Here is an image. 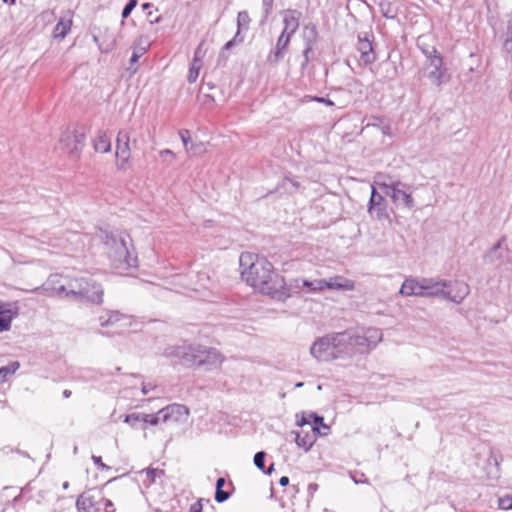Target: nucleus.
Returning a JSON list of instances; mask_svg holds the SVG:
<instances>
[{"mask_svg": "<svg viewBox=\"0 0 512 512\" xmlns=\"http://www.w3.org/2000/svg\"><path fill=\"white\" fill-rule=\"evenodd\" d=\"M103 500L104 497L101 492H83L76 500V507L79 512H101Z\"/></svg>", "mask_w": 512, "mask_h": 512, "instance_id": "9", "label": "nucleus"}, {"mask_svg": "<svg viewBox=\"0 0 512 512\" xmlns=\"http://www.w3.org/2000/svg\"><path fill=\"white\" fill-rule=\"evenodd\" d=\"M441 55H433L426 67V76L432 84L439 86L443 82L444 70Z\"/></svg>", "mask_w": 512, "mask_h": 512, "instance_id": "17", "label": "nucleus"}, {"mask_svg": "<svg viewBox=\"0 0 512 512\" xmlns=\"http://www.w3.org/2000/svg\"><path fill=\"white\" fill-rule=\"evenodd\" d=\"M71 394H72L71 390L65 389L63 391L64 398H69L71 396Z\"/></svg>", "mask_w": 512, "mask_h": 512, "instance_id": "64", "label": "nucleus"}, {"mask_svg": "<svg viewBox=\"0 0 512 512\" xmlns=\"http://www.w3.org/2000/svg\"><path fill=\"white\" fill-rule=\"evenodd\" d=\"M299 426L310 425L311 432L316 435L325 436L329 433L330 427L324 423V418L316 413H310L308 418L302 416L301 420L298 421Z\"/></svg>", "mask_w": 512, "mask_h": 512, "instance_id": "16", "label": "nucleus"}, {"mask_svg": "<svg viewBox=\"0 0 512 512\" xmlns=\"http://www.w3.org/2000/svg\"><path fill=\"white\" fill-rule=\"evenodd\" d=\"M423 277H409L403 282L399 293L403 296L423 297Z\"/></svg>", "mask_w": 512, "mask_h": 512, "instance_id": "20", "label": "nucleus"}, {"mask_svg": "<svg viewBox=\"0 0 512 512\" xmlns=\"http://www.w3.org/2000/svg\"><path fill=\"white\" fill-rule=\"evenodd\" d=\"M351 341L354 354H364L368 353L370 350L374 349L370 342H368L366 336L364 334H356L351 331Z\"/></svg>", "mask_w": 512, "mask_h": 512, "instance_id": "24", "label": "nucleus"}, {"mask_svg": "<svg viewBox=\"0 0 512 512\" xmlns=\"http://www.w3.org/2000/svg\"><path fill=\"white\" fill-rule=\"evenodd\" d=\"M311 99L314 100V101L320 102V103H324V104H326L328 106H333L334 105V103L331 100H329L327 98H324V97H313Z\"/></svg>", "mask_w": 512, "mask_h": 512, "instance_id": "56", "label": "nucleus"}, {"mask_svg": "<svg viewBox=\"0 0 512 512\" xmlns=\"http://www.w3.org/2000/svg\"><path fill=\"white\" fill-rule=\"evenodd\" d=\"M93 146L96 152H109L111 150V139L108 133L104 130H99L93 141Z\"/></svg>", "mask_w": 512, "mask_h": 512, "instance_id": "26", "label": "nucleus"}, {"mask_svg": "<svg viewBox=\"0 0 512 512\" xmlns=\"http://www.w3.org/2000/svg\"><path fill=\"white\" fill-rule=\"evenodd\" d=\"M357 50L360 53V60L365 66L375 62L376 54L373 49L372 40L368 34L358 36Z\"/></svg>", "mask_w": 512, "mask_h": 512, "instance_id": "15", "label": "nucleus"}, {"mask_svg": "<svg viewBox=\"0 0 512 512\" xmlns=\"http://www.w3.org/2000/svg\"><path fill=\"white\" fill-rule=\"evenodd\" d=\"M100 325L103 327V323L107 320L106 312L99 316L98 318Z\"/></svg>", "mask_w": 512, "mask_h": 512, "instance_id": "61", "label": "nucleus"}, {"mask_svg": "<svg viewBox=\"0 0 512 512\" xmlns=\"http://www.w3.org/2000/svg\"><path fill=\"white\" fill-rule=\"evenodd\" d=\"M86 133L84 129H75L66 131L61 137V143L64 149L70 155H78L85 145Z\"/></svg>", "mask_w": 512, "mask_h": 512, "instance_id": "10", "label": "nucleus"}, {"mask_svg": "<svg viewBox=\"0 0 512 512\" xmlns=\"http://www.w3.org/2000/svg\"><path fill=\"white\" fill-rule=\"evenodd\" d=\"M141 473H144L146 476V479L144 481H148L149 484L154 483L157 476L163 474L162 470L148 468L146 470H143Z\"/></svg>", "mask_w": 512, "mask_h": 512, "instance_id": "38", "label": "nucleus"}, {"mask_svg": "<svg viewBox=\"0 0 512 512\" xmlns=\"http://www.w3.org/2000/svg\"><path fill=\"white\" fill-rule=\"evenodd\" d=\"M290 40L291 37L289 35L281 33L277 39L275 49L269 53L267 61L271 64H277L284 57V53L288 48Z\"/></svg>", "mask_w": 512, "mask_h": 512, "instance_id": "22", "label": "nucleus"}, {"mask_svg": "<svg viewBox=\"0 0 512 512\" xmlns=\"http://www.w3.org/2000/svg\"><path fill=\"white\" fill-rule=\"evenodd\" d=\"M68 290H69V287H68V288H66L65 286H63V285H62V286H60V287H58V288H57V293H58V294H62V293H64V294H65V296H66V297H68V296H67V291H68Z\"/></svg>", "mask_w": 512, "mask_h": 512, "instance_id": "60", "label": "nucleus"}, {"mask_svg": "<svg viewBox=\"0 0 512 512\" xmlns=\"http://www.w3.org/2000/svg\"><path fill=\"white\" fill-rule=\"evenodd\" d=\"M317 38H318V31H317L316 25L313 23H309V24L305 25L304 31H303V40H304L305 44L314 46V44L317 41Z\"/></svg>", "mask_w": 512, "mask_h": 512, "instance_id": "28", "label": "nucleus"}, {"mask_svg": "<svg viewBox=\"0 0 512 512\" xmlns=\"http://www.w3.org/2000/svg\"><path fill=\"white\" fill-rule=\"evenodd\" d=\"M317 488H318V485L315 484V483H310L309 486H308V490L310 492H315L317 490Z\"/></svg>", "mask_w": 512, "mask_h": 512, "instance_id": "62", "label": "nucleus"}, {"mask_svg": "<svg viewBox=\"0 0 512 512\" xmlns=\"http://www.w3.org/2000/svg\"><path fill=\"white\" fill-rule=\"evenodd\" d=\"M103 295L102 286L91 278H75L69 282L67 296H72L75 300L86 299L100 305L103 302Z\"/></svg>", "mask_w": 512, "mask_h": 512, "instance_id": "5", "label": "nucleus"}, {"mask_svg": "<svg viewBox=\"0 0 512 512\" xmlns=\"http://www.w3.org/2000/svg\"><path fill=\"white\" fill-rule=\"evenodd\" d=\"M141 413H131L125 416L124 422L128 423L132 427H136L141 422Z\"/></svg>", "mask_w": 512, "mask_h": 512, "instance_id": "40", "label": "nucleus"}, {"mask_svg": "<svg viewBox=\"0 0 512 512\" xmlns=\"http://www.w3.org/2000/svg\"><path fill=\"white\" fill-rule=\"evenodd\" d=\"M159 154H160L162 161L166 162L167 164H170L175 159V154L170 149L161 150Z\"/></svg>", "mask_w": 512, "mask_h": 512, "instance_id": "41", "label": "nucleus"}, {"mask_svg": "<svg viewBox=\"0 0 512 512\" xmlns=\"http://www.w3.org/2000/svg\"><path fill=\"white\" fill-rule=\"evenodd\" d=\"M499 507L501 509H512V496H505L499 499Z\"/></svg>", "mask_w": 512, "mask_h": 512, "instance_id": "47", "label": "nucleus"}, {"mask_svg": "<svg viewBox=\"0 0 512 512\" xmlns=\"http://www.w3.org/2000/svg\"><path fill=\"white\" fill-rule=\"evenodd\" d=\"M242 31L243 30H239L237 28V31L234 35V37L232 38V40L237 44V45H240L244 42V36L242 35Z\"/></svg>", "mask_w": 512, "mask_h": 512, "instance_id": "55", "label": "nucleus"}, {"mask_svg": "<svg viewBox=\"0 0 512 512\" xmlns=\"http://www.w3.org/2000/svg\"><path fill=\"white\" fill-rule=\"evenodd\" d=\"M302 16V13L295 9H288L284 12L283 16V23H284V29L282 31V34L289 35L292 37L295 32L298 30L300 25V18Z\"/></svg>", "mask_w": 512, "mask_h": 512, "instance_id": "19", "label": "nucleus"}, {"mask_svg": "<svg viewBox=\"0 0 512 512\" xmlns=\"http://www.w3.org/2000/svg\"><path fill=\"white\" fill-rule=\"evenodd\" d=\"M421 50L424 53V55L426 56L428 62L431 61V58L433 57V55H440L435 47H426V48L421 47Z\"/></svg>", "mask_w": 512, "mask_h": 512, "instance_id": "48", "label": "nucleus"}, {"mask_svg": "<svg viewBox=\"0 0 512 512\" xmlns=\"http://www.w3.org/2000/svg\"><path fill=\"white\" fill-rule=\"evenodd\" d=\"M422 285L423 297L443 298L457 304L469 294V287L463 282L423 277Z\"/></svg>", "mask_w": 512, "mask_h": 512, "instance_id": "3", "label": "nucleus"}, {"mask_svg": "<svg viewBox=\"0 0 512 512\" xmlns=\"http://www.w3.org/2000/svg\"><path fill=\"white\" fill-rule=\"evenodd\" d=\"M102 506L104 512H115L114 503L109 499L104 498L102 501Z\"/></svg>", "mask_w": 512, "mask_h": 512, "instance_id": "51", "label": "nucleus"}, {"mask_svg": "<svg viewBox=\"0 0 512 512\" xmlns=\"http://www.w3.org/2000/svg\"><path fill=\"white\" fill-rule=\"evenodd\" d=\"M378 186L384 190L386 196L390 197L396 206H403L412 209L415 201L412 197L413 187L400 180H393L390 183H378Z\"/></svg>", "mask_w": 512, "mask_h": 512, "instance_id": "6", "label": "nucleus"}, {"mask_svg": "<svg viewBox=\"0 0 512 512\" xmlns=\"http://www.w3.org/2000/svg\"><path fill=\"white\" fill-rule=\"evenodd\" d=\"M368 212L372 216L375 215L378 220L386 219L389 216L387 212V201L384 196L376 191L374 186H372L371 197L368 202Z\"/></svg>", "mask_w": 512, "mask_h": 512, "instance_id": "13", "label": "nucleus"}, {"mask_svg": "<svg viewBox=\"0 0 512 512\" xmlns=\"http://www.w3.org/2000/svg\"><path fill=\"white\" fill-rule=\"evenodd\" d=\"M503 49L505 53L512 59V40H505Z\"/></svg>", "mask_w": 512, "mask_h": 512, "instance_id": "54", "label": "nucleus"}, {"mask_svg": "<svg viewBox=\"0 0 512 512\" xmlns=\"http://www.w3.org/2000/svg\"><path fill=\"white\" fill-rule=\"evenodd\" d=\"M251 22L250 16L246 10L238 12L237 15V28L239 30H248Z\"/></svg>", "mask_w": 512, "mask_h": 512, "instance_id": "32", "label": "nucleus"}, {"mask_svg": "<svg viewBox=\"0 0 512 512\" xmlns=\"http://www.w3.org/2000/svg\"><path fill=\"white\" fill-rule=\"evenodd\" d=\"M265 458L266 453L264 451H259L254 455V465L262 471L265 468Z\"/></svg>", "mask_w": 512, "mask_h": 512, "instance_id": "39", "label": "nucleus"}, {"mask_svg": "<svg viewBox=\"0 0 512 512\" xmlns=\"http://www.w3.org/2000/svg\"><path fill=\"white\" fill-rule=\"evenodd\" d=\"M159 423H162L161 410H159L156 414H150V417H149L150 425H157Z\"/></svg>", "mask_w": 512, "mask_h": 512, "instance_id": "50", "label": "nucleus"}, {"mask_svg": "<svg viewBox=\"0 0 512 512\" xmlns=\"http://www.w3.org/2000/svg\"><path fill=\"white\" fill-rule=\"evenodd\" d=\"M137 3V0H128L121 13L122 18H127L136 7Z\"/></svg>", "mask_w": 512, "mask_h": 512, "instance_id": "42", "label": "nucleus"}, {"mask_svg": "<svg viewBox=\"0 0 512 512\" xmlns=\"http://www.w3.org/2000/svg\"><path fill=\"white\" fill-rule=\"evenodd\" d=\"M505 40H512V23L508 22L507 31L505 33Z\"/></svg>", "mask_w": 512, "mask_h": 512, "instance_id": "57", "label": "nucleus"}, {"mask_svg": "<svg viewBox=\"0 0 512 512\" xmlns=\"http://www.w3.org/2000/svg\"><path fill=\"white\" fill-rule=\"evenodd\" d=\"M318 282H319V280H314V281L304 280L303 281V285L308 287L312 291L323 290L324 286L323 285H319V287H318V284H317Z\"/></svg>", "mask_w": 512, "mask_h": 512, "instance_id": "49", "label": "nucleus"}, {"mask_svg": "<svg viewBox=\"0 0 512 512\" xmlns=\"http://www.w3.org/2000/svg\"><path fill=\"white\" fill-rule=\"evenodd\" d=\"M204 47V41H202L198 46L197 48L195 49V52H194V57H193V60L192 61H197L199 63H202V58L204 57L205 55V50L203 49Z\"/></svg>", "mask_w": 512, "mask_h": 512, "instance_id": "44", "label": "nucleus"}, {"mask_svg": "<svg viewBox=\"0 0 512 512\" xmlns=\"http://www.w3.org/2000/svg\"><path fill=\"white\" fill-rule=\"evenodd\" d=\"M274 0H262V22H265L273 11Z\"/></svg>", "mask_w": 512, "mask_h": 512, "instance_id": "37", "label": "nucleus"}, {"mask_svg": "<svg viewBox=\"0 0 512 512\" xmlns=\"http://www.w3.org/2000/svg\"><path fill=\"white\" fill-rule=\"evenodd\" d=\"M335 359L350 357L353 355L351 331L346 330L338 333H331Z\"/></svg>", "mask_w": 512, "mask_h": 512, "instance_id": "11", "label": "nucleus"}, {"mask_svg": "<svg viewBox=\"0 0 512 512\" xmlns=\"http://www.w3.org/2000/svg\"><path fill=\"white\" fill-rule=\"evenodd\" d=\"M149 417H150V414H146V413H141V422L144 423V424H149Z\"/></svg>", "mask_w": 512, "mask_h": 512, "instance_id": "58", "label": "nucleus"}, {"mask_svg": "<svg viewBox=\"0 0 512 512\" xmlns=\"http://www.w3.org/2000/svg\"><path fill=\"white\" fill-rule=\"evenodd\" d=\"M146 52V49L144 47H136L134 48L133 54L130 58V65L133 66L135 63H137L138 59L144 55ZM132 67H130L131 69Z\"/></svg>", "mask_w": 512, "mask_h": 512, "instance_id": "43", "label": "nucleus"}, {"mask_svg": "<svg viewBox=\"0 0 512 512\" xmlns=\"http://www.w3.org/2000/svg\"><path fill=\"white\" fill-rule=\"evenodd\" d=\"M93 39L95 42L98 43L99 49L104 53H108V52L112 51L116 45V41H115L114 37H111L109 40L103 41L101 43L99 42L98 35H93Z\"/></svg>", "mask_w": 512, "mask_h": 512, "instance_id": "33", "label": "nucleus"}, {"mask_svg": "<svg viewBox=\"0 0 512 512\" xmlns=\"http://www.w3.org/2000/svg\"><path fill=\"white\" fill-rule=\"evenodd\" d=\"M235 46H237V44L232 39L225 43V45L222 47L221 52L219 54L217 65H219V66L226 65L228 56L225 54V52L232 49Z\"/></svg>", "mask_w": 512, "mask_h": 512, "instance_id": "34", "label": "nucleus"}, {"mask_svg": "<svg viewBox=\"0 0 512 512\" xmlns=\"http://www.w3.org/2000/svg\"><path fill=\"white\" fill-rule=\"evenodd\" d=\"M504 238H501L491 249L483 256L484 261L490 264L500 266L504 263L512 261L510 251L507 247H503Z\"/></svg>", "mask_w": 512, "mask_h": 512, "instance_id": "12", "label": "nucleus"}, {"mask_svg": "<svg viewBox=\"0 0 512 512\" xmlns=\"http://www.w3.org/2000/svg\"><path fill=\"white\" fill-rule=\"evenodd\" d=\"M107 320L103 323V327H109L120 321L125 317L119 311H106Z\"/></svg>", "mask_w": 512, "mask_h": 512, "instance_id": "35", "label": "nucleus"}, {"mask_svg": "<svg viewBox=\"0 0 512 512\" xmlns=\"http://www.w3.org/2000/svg\"><path fill=\"white\" fill-rule=\"evenodd\" d=\"M363 334L374 348L382 340V331L379 328H367L364 330Z\"/></svg>", "mask_w": 512, "mask_h": 512, "instance_id": "30", "label": "nucleus"}, {"mask_svg": "<svg viewBox=\"0 0 512 512\" xmlns=\"http://www.w3.org/2000/svg\"><path fill=\"white\" fill-rule=\"evenodd\" d=\"M72 26V13L70 10L66 11L65 14L60 17L58 23L54 27L53 36L54 38L64 39L69 33Z\"/></svg>", "mask_w": 512, "mask_h": 512, "instance_id": "23", "label": "nucleus"}, {"mask_svg": "<svg viewBox=\"0 0 512 512\" xmlns=\"http://www.w3.org/2000/svg\"><path fill=\"white\" fill-rule=\"evenodd\" d=\"M319 285H323L324 289H332V290H341V291H352L355 288L354 281L344 277V276H334L329 279H319L317 283Z\"/></svg>", "mask_w": 512, "mask_h": 512, "instance_id": "18", "label": "nucleus"}, {"mask_svg": "<svg viewBox=\"0 0 512 512\" xmlns=\"http://www.w3.org/2000/svg\"><path fill=\"white\" fill-rule=\"evenodd\" d=\"M295 435V442L299 448L309 451L316 441V434L313 432H292Z\"/></svg>", "mask_w": 512, "mask_h": 512, "instance_id": "25", "label": "nucleus"}, {"mask_svg": "<svg viewBox=\"0 0 512 512\" xmlns=\"http://www.w3.org/2000/svg\"><path fill=\"white\" fill-rule=\"evenodd\" d=\"M165 355L184 366L204 367L206 370L216 368L223 360L218 350L203 345L172 346L165 350Z\"/></svg>", "mask_w": 512, "mask_h": 512, "instance_id": "2", "label": "nucleus"}, {"mask_svg": "<svg viewBox=\"0 0 512 512\" xmlns=\"http://www.w3.org/2000/svg\"><path fill=\"white\" fill-rule=\"evenodd\" d=\"M202 509H203V505H202V499L194 502L193 504H191L190 508H189V512H202Z\"/></svg>", "mask_w": 512, "mask_h": 512, "instance_id": "53", "label": "nucleus"}, {"mask_svg": "<svg viewBox=\"0 0 512 512\" xmlns=\"http://www.w3.org/2000/svg\"><path fill=\"white\" fill-rule=\"evenodd\" d=\"M279 484L281 486H287L289 484V478L287 476H282L280 479H279Z\"/></svg>", "mask_w": 512, "mask_h": 512, "instance_id": "59", "label": "nucleus"}, {"mask_svg": "<svg viewBox=\"0 0 512 512\" xmlns=\"http://www.w3.org/2000/svg\"><path fill=\"white\" fill-rule=\"evenodd\" d=\"M162 423H177L187 420L189 410L181 404H171L161 409Z\"/></svg>", "mask_w": 512, "mask_h": 512, "instance_id": "14", "label": "nucleus"}, {"mask_svg": "<svg viewBox=\"0 0 512 512\" xmlns=\"http://www.w3.org/2000/svg\"><path fill=\"white\" fill-rule=\"evenodd\" d=\"M104 244L107 248V254L115 268L127 269L136 266L137 258L130 254L124 236L106 234Z\"/></svg>", "mask_w": 512, "mask_h": 512, "instance_id": "4", "label": "nucleus"}, {"mask_svg": "<svg viewBox=\"0 0 512 512\" xmlns=\"http://www.w3.org/2000/svg\"><path fill=\"white\" fill-rule=\"evenodd\" d=\"M313 46L305 44V48L303 50V61L301 63V68L304 69L309 63V54L312 52Z\"/></svg>", "mask_w": 512, "mask_h": 512, "instance_id": "45", "label": "nucleus"}, {"mask_svg": "<svg viewBox=\"0 0 512 512\" xmlns=\"http://www.w3.org/2000/svg\"><path fill=\"white\" fill-rule=\"evenodd\" d=\"M20 367L19 362L14 361L8 364L7 366H3L0 368V378H2V383L7 379L9 375L14 374Z\"/></svg>", "mask_w": 512, "mask_h": 512, "instance_id": "31", "label": "nucleus"}, {"mask_svg": "<svg viewBox=\"0 0 512 512\" xmlns=\"http://www.w3.org/2000/svg\"><path fill=\"white\" fill-rule=\"evenodd\" d=\"M241 275L255 290L277 300L289 296L284 278L265 258H258L251 253H242L239 258Z\"/></svg>", "mask_w": 512, "mask_h": 512, "instance_id": "1", "label": "nucleus"}, {"mask_svg": "<svg viewBox=\"0 0 512 512\" xmlns=\"http://www.w3.org/2000/svg\"><path fill=\"white\" fill-rule=\"evenodd\" d=\"M225 484L226 480L223 477L218 478L216 481L215 501L218 503H223L230 497V492L223 489Z\"/></svg>", "mask_w": 512, "mask_h": 512, "instance_id": "29", "label": "nucleus"}, {"mask_svg": "<svg viewBox=\"0 0 512 512\" xmlns=\"http://www.w3.org/2000/svg\"><path fill=\"white\" fill-rule=\"evenodd\" d=\"M179 136H180V138L182 140V143H183V145L185 147V150L188 152L189 151L188 143L191 140L189 130H186V129L180 130L179 131Z\"/></svg>", "mask_w": 512, "mask_h": 512, "instance_id": "46", "label": "nucleus"}, {"mask_svg": "<svg viewBox=\"0 0 512 512\" xmlns=\"http://www.w3.org/2000/svg\"><path fill=\"white\" fill-rule=\"evenodd\" d=\"M92 460H93L94 464H95L99 469H101V470H109V469H110V467H109V466H107L106 464H104V463L102 462V458H101L100 456H95V455H93V456H92Z\"/></svg>", "mask_w": 512, "mask_h": 512, "instance_id": "52", "label": "nucleus"}, {"mask_svg": "<svg viewBox=\"0 0 512 512\" xmlns=\"http://www.w3.org/2000/svg\"><path fill=\"white\" fill-rule=\"evenodd\" d=\"M151 388L152 387H150V386H148L146 384H143V386H142V393L143 394H147L150 391Z\"/></svg>", "mask_w": 512, "mask_h": 512, "instance_id": "63", "label": "nucleus"}, {"mask_svg": "<svg viewBox=\"0 0 512 512\" xmlns=\"http://www.w3.org/2000/svg\"><path fill=\"white\" fill-rule=\"evenodd\" d=\"M311 355L318 361L328 362L335 360L331 333L318 338L310 348Z\"/></svg>", "mask_w": 512, "mask_h": 512, "instance_id": "8", "label": "nucleus"}, {"mask_svg": "<svg viewBox=\"0 0 512 512\" xmlns=\"http://www.w3.org/2000/svg\"><path fill=\"white\" fill-rule=\"evenodd\" d=\"M18 315V308L11 303H0V332L8 331L12 320Z\"/></svg>", "mask_w": 512, "mask_h": 512, "instance_id": "21", "label": "nucleus"}, {"mask_svg": "<svg viewBox=\"0 0 512 512\" xmlns=\"http://www.w3.org/2000/svg\"><path fill=\"white\" fill-rule=\"evenodd\" d=\"M132 134L131 129H122L118 132L116 138V157L119 159L117 166L121 170L126 169L132 148L137 147V140L136 138L132 139Z\"/></svg>", "mask_w": 512, "mask_h": 512, "instance_id": "7", "label": "nucleus"}, {"mask_svg": "<svg viewBox=\"0 0 512 512\" xmlns=\"http://www.w3.org/2000/svg\"><path fill=\"white\" fill-rule=\"evenodd\" d=\"M201 67L202 63L192 61L188 74V82L193 83L197 80Z\"/></svg>", "mask_w": 512, "mask_h": 512, "instance_id": "36", "label": "nucleus"}, {"mask_svg": "<svg viewBox=\"0 0 512 512\" xmlns=\"http://www.w3.org/2000/svg\"><path fill=\"white\" fill-rule=\"evenodd\" d=\"M301 188V184L289 177H285L282 179L281 182L278 183V185L275 188L276 192L279 193H287V194H294Z\"/></svg>", "mask_w": 512, "mask_h": 512, "instance_id": "27", "label": "nucleus"}]
</instances>
